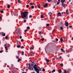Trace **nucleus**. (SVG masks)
I'll return each mask as SVG.
<instances>
[{"label":"nucleus","instance_id":"1","mask_svg":"<svg viewBox=\"0 0 73 73\" xmlns=\"http://www.w3.org/2000/svg\"><path fill=\"white\" fill-rule=\"evenodd\" d=\"M28 12H22L21 13V17L22 19H25L24 17H27V19L28 18Z\"/></svg>","mask_w":73,"mask_h":73},{"label":"nucleus","instance_id":"2","mask_svg":"<svg viewBox=\"0 0 73 73\" xmlns=\"http://www.w3.org/2000/svg\"><path fill=\"white\" fill-rule=\"evenodd\" d=\"M36 66H37L35 65L33 67V68L35 70L36 72L37 73H39L40 72H39V70H38V68L37 67H36Z\"/></svg>","mask_w":73,"mask_h":73},{"label":"nucleus","instance_id":"3","mask_svg":"<svg viewBox=\"0 0 73 73\" xmlns=\"http://www.w3.org/2000/svg\"><path fill=\"white\" fill-rule=\"evenodd\" d=\"M65 0H61V2L62 3V7H64V5H65V4L64 3L65 2Z\"/></svg>","mask_w":73,"mask_h":73},{"label":"nucleus","instance_id":"4","mask_svg":"<svg viewBox=\"0 0 73 73\" xmlns=\"http://www.w3.org/2000/svg\"><path fill=\"white\" fill-rule=\"evenodd\" d=\"M31 65L32 66H33V64H29V68L30 70L31 69Z\"/></svg>","mask_w":73,"mask_h":73},{"label":"nucleus","instance_id":"5","mask_svg":"<svg viewBox=\"0 0 73 73\" xmlns=\"http://www.w3.org/2000/svg\"><path fill=\"white\" fill-rule=\"evenodd\" d=\"M1 35L3 36H5V33H4L1 32Z\"/></svg>","mask_w":73,"mask_h":73},{"label":"nucleus","instance_id":"6","mask_svg":"<svg viewBox=\"0 0 73 73\" xmlns=\"http://www.w3.org/2000/svg\"><path fill=\"white\" fill-rule=\"evenodd\" d=\"M65 25L66 27H67L69 25V23L68 22H66L65 23Z\"/></svg>","mask_w":73,"mask_h":73},{"label":"nucleus","instance_id":"7","mask_svg":"<svg viewBox=\"0 0 73 73\" xmlns=\"http://www.w3.org/2000/svg\"><path fill=\"white\" fill-rule=\"evenodd\" d=\"M48 3H46L44 5V8H46V7L48 6Z\"/></svg>","mask_w":73,"mask_h":73},{"label":"nucleus","instance_id":"8","mask_svg":"<svg viewBox=\"0 0 73 73\" xmlns=\"http://www.w3.org/2000/svg\"><path fill=\"white\" fill-rule=\"evenodd\" d=\"M69 11H68V10H66V14L68 15H69Z\"/></svg>","mask_w":73,"mask_h":73},{"label":"nucleus","instance_id":"9","mask_svg":"<svg viewBox=\"0 0 73 73\" xmlns=\"http://www.w3.org/2000/svg\"><path fill=\"white\" fill-rule=\"evenodd\" d=\"M61 51L62 52H63L64 53H65V51L64 50V49H62V48H61Z\"/></svg>","mask_w":73,"mask_h":73},{"label":"nucleus","instance_id":"10","mask_svg":"<svg viewBox=\"0 0 73 73\" xmlns=\"http://www.w3.org/2000/svg\"><path fill=\"white\" fill-rule=\"evenodd\" d=\"M58 15L59 16H61V14L60 12H58Z\"/></svg>","mask_w":73,"mask_h":73},{"label":"nucleus","instance_id":"11","mask_svg":"<svg viewBox=\"0 0 73 73\" xmlns=\"http://www.w3.org/2000/svg\"><path fill=\"white\" fill-rule=\"evenodd\" d=\"M14 15L15 16H18V14L17 13H14Z\"/></svg>","mask_w":73,"mask_h":73},{"label":"nucleus","instance_id":"12","mask_svg":"<svg viewBox=\"0 0 73 73\" xmlns=\"http://www.w3.org/2000/svg\"><path fill=\"white\" fill-rule=\"evenodd\" d=\"M60 29L61 30H62V31L63 30V27L61 26L60 27Z\"/></svg>","mask_w":73,"mask_h":73},{"label":"nucleus","instance_id":"13","mask_svg":"<svg viewBox=\"0 0 73 73\" xmlns=\"http://www.w3.org/2000/svg\"><path fill=\"white\" fill-rule=\"evenodd\" d=\"M45 60H46V61L47 62H49V59H47L46 58Z\"/></svg>","mask_w":73,"mask_h":73},{"label":"nucleus","instance_id":"14","mask_svg":"<svg viewBox=\"0 0 73 73\" xmlns=\"http://www.w3.org/2000/svg\"><path fill=\"white\" fill-rule=\"evenodd\" d=\"M58 72L59 73H61V72H62V71L61 70L59 69L58 71Z\"/></svg>","mask_w":73,"mask_h":73},{"label":"nucleus","instance_id":"15","mask_svg":"<svg viewBox=\"0 0 73 73\" xmlns=\"http://www.w3.org/2000/svg\"><path fill=\"white\" fill-rule=\"evenodd\" d=\"M60 40L61 41V42H63V39H62V38H60Z\"/></svg>","mask_w":73,"mask_h":73},{"label":"nucleus","instance_id":"16","mask_svg":"<svg viewBox=\"0 0 73 73\" xmlns=\"http://www.w3.org/2000/svg\"><path fill=\"white\" fill-rule=\"evenodd\" d=\"M56 72V70L55 69H54L52 70V72L53 73V72Z\"/></svg>","mask_w":73,"mask_h":73},{"label":"nucleus","instance_id":"17","mask_svg":"<svg viewBox=\"0 0 73 73\" xmlns=\"http://www.w3.org/2000/svg\"><path fill=\"white\" fill-rule=\"evenodd\" d=\"M18 3H19V4L21 3V1H20L19 0H18Z\"/></svg>","mask_w":73,"mask_h":73},{"label":"nucleus","instance_id":"18","mask_svg":"<svg viewBox=\"0 0 73 73\" xmlns=\"http://www.w3.org/2000/svg\"><path fill=\"white\" fill-rule=\"evenodd\" d=\"M63 71L64 73H66V70H64Z\"/></svg>","mask_w":73,"mask_h":73},{"label":"nucleus","instance_id":"19","mask_svg":"<svg viewBox=\"0 0 73 73\" xmlns=\"http://www.w3.org/2000/svg\"><path fill=\"white\" fill-rule=\"evenodd\" d=\"M10 7H11V6H10V5H8V6H7V8H10Z\"/></svg>","mask_w":73,"mask_h":73},{"label":"nucleus","instance_id":"20","mask_svg":"<svg viewBox=\"0 0 73 73\" xmlns=\"http://www.w3.org/2000/svg\"><path fill=\"white\" fill-rule=\"evenodd\" d=\"M5 48L6 50H8V49H7V46H5Z\"/></svg>","mask_w":73,"mask_h":73},{"label":"nucleus","instance_id":"21","mask_svg":"<svg viewBox=\"0 0 73 73\" xmlns=\"http://www.w3.org/2000/svg\"><path fill=\"white\" fill-rule=\"evenodd\" d=\"M30 49H32L33 50V49H34V47H30Z\"/></svg>","mask_w":73,"mask_h":73},{"label":"nucleus","instance_id":"22","mask_svg":"<svg viewBox=\"0 0 73 73\" xmlns=\"http://www.w3.org/2000/svg\"><path fill=\"white\" fill-rule=\"evenodd\" d=\"M31 8L32 9H34V6H33V5L32 6Z\"/></svg>","mask_w":73,"mask_h":73},{"label":"nucleus","instance_id":"23","mask_svg":"<svg viewBox=\"0 0 73 73\" xmlns=\"http://www.w3.org/2000/svg\"><path fill=\"white\" fill-rule=\"evenodd\" d=\"M54 3H56V2H57V0H54Z\"/></svg>","mask_w":73,"mask_h":73},{"label":"nucleus","instance_id":"24","mask_svg":"<svg viewBox=\"0 0 73 73\" xmlns=\"http://www.w3.org/2000/svg\"><path fill=\"white\" fill-rule=\"evenodd\" d=\"M60 66H62V67H63V64H61Z\"/></svg>","mask_w":73,"mask_h":73},{"label":"nucleus","instance_id":"25","mask_svg":"<svg viewBox=\"0 0 73 73\" xmlns=\"http://www.w3.org/2000/svg\"><path fill=\"white\" fill-rule=\"evenodd\" d=\"M29 18H32V15H30L29 16Z\"/></svg>","mask_w":73,"mask_h":73},{"label":"nucleus","instance_id":"26","mask_svg":"<svg viewBox=\"0 0 73 73\" xmlns=\"http://www.w3.org/2000/svg\"><path fill=\"white\" fill-rule=\"evenodd\" d=\"M21 59H19L18 60V62H19V61H21Z\"/></svg>","mask_w":73,"mask_h":73},{"label":"nucleus","instance_id":"27","mask_svg":"<svg viewBox=\"0 0 73 73\" xmlns=\"http://www.w3.org/2000/svg\"><path fill=\"white\" fill-rule=\"evenodd\" d=\"M20 47H21V46L18 45L17 46V48H20Z\"/></svg>","mask_w":73,"mask_h":73},{"label":"nucleus","instance_id":"28","mask_svg":"<svg viewBox=\"0 0 73 73\" xmlns=\"http://www.w3.org/2000/svg\"><path fill=\"white\" fill-rule=\"evenodd\" d=\"M27 29H30V27H27Z\"/></svg>","mask_w":73,"mask_h":73},{"label":"nucleus","instance_id":"29","mask_svg":"<svg viewBox=\"0 0 73 73\" xmlns=\"http://www.w3.org/2000/svg\"><path fill=\"white\" fill-rule=\"evenodd\" d=\"M27 7V8H28V7H29V5H26Z\"/></svg>","mask_w":73,"mask_h":73},{"label":"nucleus","instance_id":"30","mask_svg":"<svg viewBox=\"0 0 73 73\" xmlns=\"http://www.w3.org/2000/svg\"><path fill=\"white\" fill-rule=\"evenodd\" d=\"M45 69L43 68V69H42V71L43 72H44V71H45Z\"/></svg>","mask_w":73,"mask_h":73},{"label":"nucleus","instance_id":"31","mask_svg":"<svg viewBox=\"0 0 73 73\" xmlns=\"http://www.w3.org/2000/svg\"><path fill=\"white\" fill-rule=\"evenodd\" d=\"M4 52V50H2L0 51V53H2V52Z\"/></svg>","mask_w":73,"mask_h":73},{"label":"nucleus","instance_id":"32","mask_svg":"<svg viewBox=\"0 0 73 73\" xmlns=\"http://www.w3.org/2000/svg\"><path fill=\"white\" fill-rule=\"evenodd\" d=\"M52 14L51 13V12H50V13H49L48 15H52Z\"/></svg>","mask_w":73,"mask_h":73},{"label":"nucleus","instance_id":"33","mask_svg":"<svg viewBox=\"0 0 73 73\" xmlns=\"http://www.w3.org/2000/svg\"><path fill=\"white\" fill-rule=\"evenodd\" d=\"M30 5L31 6V5H33V3H30Z\"/></svg>","mask_w":73,"mask_h":73},{"label":"nucleus","instance_id":"34","mask_svg":"<svg viewBox=\"0 0 73 73\" xmlns=\"http://www.w3.org/2000/svg\"><path fill=\"white\" fill-rule=\"evenodd\" d=\"M46 26H47L48 27H49V24H47L46 25Z\"/></svg>","mask_w":73,"mask_h":73},{"label":"nucleus","instance_id":"35","mask_svg":"<svg viewBox=\"0 0 73 73\" xmlns=\"http://www.w3.org/2000/svg\"><path fill=\"white\" fill-rule=\"evenodd\" d=\"M22 55H24V52H22Z\"/></svg>","mask_w":73,"mask_h":73},{"label":"nucleus","instance_id":"36","mask_svg":"<svg viewBox=\"0 0 73 73\" xmlns=\"http://www.w3.org/2000/svg\"><path fill=\"white\" fill-rule=\"evenodd\" d=\"M1 13H4V11H0Z\"/></svg>","mask_w":73,"mask_h":73},{"label":"nucleus","instance_id":"37","mask_svg":"<svg viewBox=\"0 0 73 73\" xmlns=\"http://www.w3.org/2000/svg\"><path fill=\"white\" fill-rule=\"evenodd\" d=\"M59 58L60 59H61V58H62V57H61V56H60L59 57Z\"/></svg>","mask_w":73,"mask_h":73},{"label":"nucleus","instance_id":"38","mask_svg":"<svg viewBox=\"0 0 73 73\" xmlns=\"http://www.w3.org/2000/svg\"><path fill=\"white\" fill-rule=\"evenodd\" d=\"M8 38V37L6 36H5V39H7V38Z\"/></svg>","mask_w":73,"mask_h":73},{"label":"nucleus","instance_id":"39","mask_svg":"<svg viewBox=\"0 0 73 73\" xmlns=\"http://www.w3.org/2000/svg\"><path fill=\"white\" fill-rule=\"evenodd\" d=\"M18 30L17 29H16L15 31V32H17V31Z\"/></svg>","mask_w":73,"mask_h":73},{"label":"nucleus","instance_id":"40","mask_svg":"<svg viewBox=\"0 0 73 73\" xmlns=\"http://www.w3.org/2000/svg\"><path fill=\"white\" fill-rule=\"evenodd\" d=\"M47 1L48 3H49L50 1V0H47Z\"/></svg>","mask_w":73,"mask_h":73},{"label":"nucleus","instance_id":"41","mask_svg":"<svg viewBox=\"0 0 73 73\" xmlns=\"http://www.w3.org/2000/svg\"><path fill=\"white\" fill-rule=\"evenodd\" d=\"M56 40L57 41H58V38H56Z\"/></svg>","mask_w":73,"mask_h":73},{"label":"nucleus","instance_id":"42","mask_svg":"<svg viewBox=\"0 0 73 73\" xmlns=\"http://www.w3.org/2000/svg\"><path fill=\"white\" fill-rule=\"evenodd\" d=\"M16 58H17V59H19V56H17V57H16Z\"/></svg>","mask_w":73,"mask_h":73},{"label":"nucleus","instance_id":"43","mask_svg":"<svg viewBox=\"0 0 73 73\" xmlns=\"http://www.w3.org/2000/svg\"><path fill=\"white\" fill-rule=\"evenodd\" d=\"M41 40H42V41L44 40V38H42V39H41Z\"/></svg>","mask_w":73,"mask_h":73},{"label":"nucleus","instance_id":"44","mask_svg":"<svg viewBox=\"0 0 73 73\" xmlns=\"http://www.w3.org/2000/svg\"><path fill=\"white\" fill-rule=\"evenodd\" d=\"M42 19L43 17V16L41 15V17H40Z\"/></svg>","mask_w":73,"mask_h":73},{"label":"nucleus","instance_id":"45","mask_svg":"<svg viewBox=\"0 0 73 73\" xmlns=\"http://www.w3.org/2000/svg\"><path fill=\"white\" fill-rule=\"evenodd\" d=\"M41 33H42V32H41V31H40V33H39V34L40 35V34H41Z\"/></svg>","mask_w":73,"mask_h":73},{"label":"nucleus","instance_id":"46","mask_svg":"<svg viewBox=\"0 0 73 73\" xmlns=\"http://www.w3.org/2000/svg\"><path fill=\"white\" fill-rule=\"evenodd\" d=\"M59 3H60V2H58L57 3V5L58 4H59Z\"/></svg>","mask_w":73,"mask_h":73},{"label":"nucleus","instance_id":"47","mask_svg":"<svg viewBox=\"0 0 73 73\" xmlns=\"http://www.w3.org/2000/svg\"><path fill=\"white\" fill-rule=\"evenodd\" d=\"M7 45V44H5L4 45V46H6V45Z\"/></svg>","mask_w":73,"mask_h":73},{"label":"nucleus","instance_id":"48","mask_svg":"<svg viewBox=\"0 0 73 73\" xmlns=\"http://www.w3.org/2000/svg\"><path fill=\"white\" fill-rule=\"evenodd\" d=\"M22 38V36H20V39H21Z\"/></svg>","mask_w":73,"mask_h":73},{"label":"nucleus","instance_id":"49","mask_svg":"<svg viewBox=\"0 0 73 73\" xmlns=\"http://www.w3.org/2000/svg\"><path fill=\"white\" fill-rule=\"evenodd\" d=\"M24 23H26V20H24Z\"/></svg>","mask_w":73,"mask_h":73},{"label":"nucleus","instance_id":"50","mask_svg":"<svg viewBox=\"0 0 73 73\" xmlns=\"http://www.w3.org/2000/svg\"><path fill=\"white\" fill-rule=\"evenodd\" d=\"M72 26H69V28H72Z\"/></svg>","mask_w":73,"mask_h":73},{"label":"nucleus","instance_id":"51","mask_svg":"<svg viewBox=\"0 0 73 73\" xmlns=\"http://www.w3.org/2000/svg\"><path fill=\"white\" fill-rule=\"evenodd\" d=\"M2 19V17H0V19Z\"/></svg>","mask_w":73,"mask_h":73},{"label":"nucleus","instance_id":"52","mask_svg":"<svg viewBox=\"0 0 73 73\" xmlns=\"http://www.w3.org/2000/svg\"><path fill=\"white\" fill-rule=\"evenodd\" d=\"M21 41H24V40L23 39H21Z\"/></svg>","mask_w":73,"mask_h":73},{"label":"nucleus","instance_id":"53","mask_svg":"<svg viewBox=\"0 0 73 73\" xmlns=\"http://www.w3.org/2000/svg\"><path fill=\"white\" fill-rule=\"evenodd\" d=\"M21 49H23V48H24V47H21Z\"/></svg>","mask_w":73,"mask_h":73},{"label":"nucleus","instance_id":"54","mask_svg":"<svg viewBox=\"0 0 73 73\" xmlns=\"http://www.w3.org/2000/svg\"><path fill=\"white\" fill-rule=\"evenodd\" d=\"M27 29H26L25 30V32H27Z\"/></svg>","mask_w":73,"mask_h":73},{"label":"nucleus","instance_id":"55","mask_svg":"<svg viewBox=\"0 0 73 73\" xmlns=\"http://www.w3.org/2000/svg\"><path fill=\"white\" fill-rule=\"evenodd\" d=\"M27 72H22V73H27Z\"/></svg>","mask_w":73,"mask_h":73},{"label":"nucleus","instance_id":"56","mask_svg":"<svg viewBox=\"0 0 73 73\" xmlns=\"http://www.w3.org/2000/svg\"><path fill=\"white\" fill-rule=\"evenodd\" d=\"M5 65H7V63H5Z\"/></svg>","mask_w":73,"mask_h":73},{"label":"nucleus","instance_id":"57","mask_svg":"<svg viewBox=\"0 0 73 73\" xmlns=\"http://www.w3.org/2000/svg\"><path fill=\"white\" fill-rule=\"evenodd\" d=\"M38 8H40V6H38Z\"/></svg>","mask_w":73,"mask_h":73},{"label":"nucleus","instance_id":"58","mask_svg":"<svg viewBox=\"0 0 73 73\" xmlns=\"http://www.w3.org/2000/svg\"><path fill=\"white\" fill-rule=\"evenodd\" d=\"M30 54H31L32 53V52H30Z\"/></svg>","mask_w":73,"mask_h":73},{"label":"nucleus","instance_id":"59","mask_svg":"<svg viewBox=\"0 0 73 73\" xmlns=\"http://www.w3.org/2000/svg\"><path fill=\"white\" fill-rule=\"evenodd\" d=\"M22 70H23V72H24V70H23V69H22Z\"/></svg>","mask_w":73,"mask_h":73},{"label":"nucleus","instance_id":"60","mask_svg":"<svg viewBox=\"0 0 73 73\" xmlns=\"http://www.w3.org/2000/svg\"><path fill=\"white\" fill-rule=\"evenodd\" d=\"M55 8V6H54L53 7V8Z\"/></svg>","mask_w":73,"mask_h":73},{"label":"nucleus","instance_id":"61","mask_svg":"<svg viewBox=\"0 0 73 73\" xmlns=\"http://www.w3.org/2000/svg\"><path fill=\"white\" fill-rule=\"evenodd\" d=\"M53 60H55V58H53V59H52Z\"/></svg>","mask_w":73,"mask_h":73},{"label":"nucleus","instance_id":"62","mask_svg":"<svg viewBox=\"0 0 73 73\" xmlns=\"http://www.w3.org/2000/svg\"><path fill=\"white\" fill-rule=\"evenodd\" d=\"M11 65L12 66H13V65L12 64H11Z\"/></svg>","mask_w":73,"mask_h":73},{"label":"nucleus","instance_id":"63","mask_svg":"<svg viewBox=\"0 0 73 73\" xmlns=\"http://www.w3.org/2000/svg\"><path fill=\"white\" fill-rule=\"evenodd\" d=\"M49 73H51V72L50 71Z\"/></svg>","mask_w":73,"mask_h":73},{"label":"nucleus","instance_id":"64","mask_svg":"<svg viewBox=\"0 0 73 73\" xmlns=\"http://www.w3.org/2000/svg\"><path fill=\"white\" fill-rule=\"evenodd\" d=\"M33 73H35V72H33Z\"/></svg>","mask_w":73,"mask_h":73}]
</instances>
